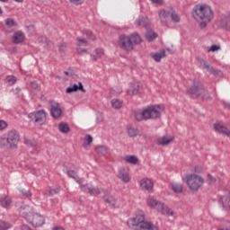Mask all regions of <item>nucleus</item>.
Segmentation results:
<instances>
[{
    "label": "nucleus",
    "instance_id": "obj_58",
    "mask_svg": "<svg viewBox=\"0 0 230 230\" xmlns=\"http://www.w3.org/2000/svg\"><path fill=\"white\" fill-rule=\"evenodd\" d=\"M22 230H32L28 225H22L21 226Z\"/></svg>",
    "mask_w": 230,
    "mask_h": 230
},
{
    "label": "nucleus",
    "instance_id": "obj_18",
    "mask_svg": "<svg viewBox=\"0 0 230 230\" xmlns=\"http://www.w3.org/2000/svg\"><path fill=\"white\" fill-rule=\"evenodd\" d=\"M13 44H21L24 42V33L21 31H18L13 35Z\"/></svg>",
    "mask_w": 230,
    "mask_h": 230
},
{
    "label": "nucleus",
    "instance_id": "obj_8",
    "mask_svg": "<svg viewBox=\"0 0 230 230\" xmlns=\"http://www.w3.org/2000/svg\"><path fill=\"white\" fill-rule=\"evenodd\" d=\"M147 206H149L150 208H155L162 215H168L169 217L173 216V211L172 210V208H168V206L164 205V203L157 201L155 197L148 198Z\"/></svg>",
    "mask_w": 230,
    "mask_h": 230
},
{
    "label": "nucleus",
    "instance_id": "obj_16",
    "mask_svg": "<svg viewBox=\"0 0 230 230\" xmlns=\"http://www.w3.org/2000/svg\"><path fill=\"white\" fill-rule=\"evenodd\" d=\"M150 57L154 59L155 62H161V59L166 57V50H164V49H162L159 52H152L150 54Z\"/></svg>",
    "mask_w": 230,
    "mask_h": 230
},
{
    "label": "nucleus",
    "instance_id": "obj_64",
    "mask_svg": "<svg viewBox=\"0 0 230 230\" xmlns=\"http://www.w3.org/2000/svg\"><path fill=\"white\" fill-rule=\"evenodd\" d=\"M16 3H23L24 0H14Z\"/></svg>",
    "mask_w": 230,
    "mask_h": 230
},
{
    "label": "nucleus",
    "instance_id": "obj_4",
    "mask_svg": "<svg viewBox=\"0 0 230 230\" xmlns=\"http://www.w3.org/2000/svg\"><path fill=\"white\" fill-rule=\"evenodd\" d=\"M192 15L197 21H207L211 22L215 13L208 5L198 4L192 10Z\"/></svg>",
    "mask_w": 230,
    "mask_h": 230
},
{
    "label": "nucleus",
    "instance_id": "obj_30",
    "mask_svg": "<svg viewBox=\"0 0 230 230\" xmlns=\"http://www.w3.org/2000/svg\"><path fill=\"white\" fill-rule=\"evenodd\" d=\"M129 39L131 40V42L137 46L140 42H142L143 40H141V36L137 33H133L130 35Z\"/></svg>",
    "mask_w": 230,
    "mask_h": 230
},
{
    "label": "nucleus",
    "instance_id": "obj_46",
    "mask_svg": "<svg viewBox=\"0 0 230 230\" xmlns=\"http://www.w3.org/2000/svg\"><path fill=\"white\" fill-rule=\"evenodd\" d=\"M60 191V188L57 187V188H54V189H49V195L50 197H53V195H57V193H58Z\"/></svg>",
    "mask_w": 230,
    "mask_h": 230
},
{
    "label": "nucleus",
    "instance_id": "obj_6",
    "mask_svg": "<svg viewBox=\"0 0 230 230\" xmlns=\"http://www.w3.org/2000/svg\"><path fill=\"white\" fill-rule=\"evenodd\" d=\"M70 179H74L77 184H80V188L84 193H88L89 195H93V197H96L97 195H100L102 193V190L98 187H89L87 184H84V179L78 177V174L76 173H68L67 174Z\"/></svg>",
    "mask_w": 230,
    "mask_h": 230
},
{
    "label": "nucleus",
    "instance_id": "obj_52",
    "mask_svg": "<svg viewBox=\"0 0 230 230\" xmlns=\"http://www.w3.org/2000/svg\"><path fill=\"white\" fill-rule=\"evenodd\" d=\"M203 22H199V28L204 29L206 28V26H208V22H207L206 20H202Z\"/></svg>",
    "mask_w": 230,
    "mask_h": 230
},
{
    "label": "nucleus",
    "instance_id": "obj_2",
    "mask_svg": "<svg viewBox=\"0 0 230 230\" xmlns=\"http://www.w3.org/2000/svg\"><path fill=\"white\" fill-rule=\"evenodd\" d=\"M129 229L133 230H159L152 222L145 221V214L137 215L127 221Z\"/></svg>",
    "mask_w": 230,
    "mask_h": 230
},
{
    "label": "nucleus",
    "instance_id": "obj_56",
    "mask_svg": "<svg viewBox=\"0 0 230 230\" xmlns=\"http://www.w3.org/2000/svg\"><path fill=\"white\" fill-rule=\"evenodd\" d=\"M194 172H195V173H202V167H200V166H196V167L194 168Z\"/></svg>",
    "mask_w": 230,
    "mask_h": 230
},
{
    "label": "nucleus",
    "instance_id": "obj_53",
    "mask_svg": "<svg viewBox=\"0 0 230 230\" xmlns=\"http://www.w3.org/2000/svg\"><path fill=\"white\" fill-rule=\"evenodd\" d=\"M85 140L87 141L88 145H91V143H93V137L91 135H86Z\"/></svg>",
    "mask_w": 230,
    "mask_h": 230
},
{
    "label": "nucleus",
    "instance_id": "obj_35",
    "mask_svg": "<svg viewBox=\"0 0 230 230\" xmlns=\"http://www.w3.org/2000/svg\"><path fill=\"white\" fill-rule=\"evenodd\" d=\"M103 200L106 204H109V206H111L112 208H114V206H116V199L112 196H110L108 198L104 197Z\"/></svg>",
    "mask_w": 230,
    "mask_h": 230
},
{
    "label": "nucleus",
    "instance_id": "obj_19",
    "mask_svg": "<svg viewBox=\"0 0 230 230\" xmlns=\"http://www.w3.org/2000/svg\"><path fill=\"white\" fill-rule=\"evenodd\" d=\"M219 203L222 204L226 211H230V196H223L219 199Z\"/></svg>",
    "mask_w": 230,
    "mask_h": 230
},
{
    "label": "nucleus",
    "instance_id": "obj_32",
    "mask_svg": "<svg viewBox=\"0 0 230 230\" xmlns=\"http://www.w3.org/2000/svg\"><path fill=\"white\" fill-rule=\"evenodd\" d=\"M58 128H59V131L62 132V134H67V132H69V125H67V123L66 122H61L58 125Z\"/></svg>",
    "mask_w": 230,
    "mask_h": 230
},
{
    "label": "nucleus",
    "instance_id": "obj_61",
    "mask_svg": "<svg viewBox=\"0 0 230 230\" xmlns=\"http://www.w3.org/2000/svg\"><path fill=\"white\" fill-rule=\"evenodd\" d=\"M152 3H155L156 4H159L161 3H163V0H150Z\"/></svg>",
    "mask_w": 230,
    "mask_h": 230
},
{
    "label": "nucleus",
    "instance_id": "obj_14",
    "mask_svg": "<svg viewBox=\"0 0 230 230\" xmlns=\"http://www.w3.org/2000/svg\"><path fill=\"white\" fill-rule=\"evenodd\" d=\"M214 129L218 134H222L223 136H226L227 137H230V130L226 126H222L219 123H215Z\"/></svg>",
    "mask_w": 230,
    "mask_h": 230
},
{
    "label": "nucleus",
    "instance_id": "obj_38",
    "mask_svg": "<svg viewBox=\"0 0 230 230\" xmlns=\"http://www.w3.org/2000/svg\"><path fill=\"white\" fill-rule=\"evenodd\" d=\"M76 91H78V84H75L73 86L67 87L66 93L71 94V93H76Z\"/></svg>",
    "mask_w": 230,
    "mask_h": 230
},
{
    "label": "nucleus",
    "instance_id": "obj_34",
    "mask_svg": "<svg viewBox=\"0 0 230 230\" xmlns=\"http://www.w3.org/2000/svg\"><path fill=\"white\" fill-rule=\"evenodd\" d=\"M117 177L120 179L122 182H130V175H128V173H119Z\"/></svg>",
    "mask_w": 230,
    "mask_h": 230
},
{
    "label": "nucleus",
    "instance_id": "obj_63",
    "mask_svg": "<svg viewBox=\"0 0 230 230\" xmlns=\"http://www.w3.org/2000/svg\"><path fill=\"white\" fill-rule=\"evenodd\" d=\"M21 93V88H16V94H19Z\"/></svg>",
    "mask_w": 230,
    "mask_h": 230
},
{
    "label": "nucleus",
    "instance_id": "obj_20",
    "mask_svg": "<svg viewBox=\"0 0 230 230\" xmlns=\"http://www.w3.org/2000/svg\"><path fill=\"white\" fill-rule=\"evenodd\" d=\"M172 141H173V137L172 136H164L158 139L157 144L161 145L162 146H166V145H170Z\"/></svg>",
    "mask_w": 230,
    "mask_h": 230
},
{
    "label": "nucleus",
    "instance_id": "obj_5",
    "mask_svg": "<svg viewBox=\"0 0 230 230\" xmlns=\"http://www.w3.org/2000/svg\"><path fill=\"white\" fill-rule=\"evenodd\" d=\"M187 94H191L196 98H203V100H211L209 92L204 88V84L199 79L193 80V84L187 90Z\"/></svg>",
    "mask_w": 230,
    "mask_h": 230
},
{
    "label": "nucleus",
    "instance_id": "obj_21",
    "mask_svg": "<svg viewBox=\"0 0 230 230\" xmlns=\"http://www.w3.org/2000/svg\"><path fill=\"white\" fill-rule=\"evenodd\" d=\"M159 17L162 24H166L168 18L170 17V12L166 10H161L159 12Z\"/></svg>",
    "mask_w": 230,
    "mask_h": 230
},
{
    "label": "nucleus",
    "instance_id": "obj_23",
    "mask_svg": "<svg viewBox=\"0 0 230 230\" xmlns=\"http://www.w3.org/2000/svg\"><path fill=\"white\" fill-rule=\"evenodd\" d=\"M30 213V206L24 205L20 208V215L21 217H23V218H28Z\"/></svg>",
    "mask_w": 230,
    "mask_h": 230
},
{
    "label": "nucleus",
    "instance_id": "obj_44",
    "mask_svg": "<svg viewBox=\"0 0 230 230\" xmlns=\"http://www.w3.org/2000/svg\"><path fill=\"white\" fill-rule=\"evenodd\" d=\"M30 87L34 89V91H40V85L36 81H32L30 83Z\"/></svg>",
    "mask_w": 230,
    "mask_h": 230
},
{
    "label": "nucleus",
    "instance_id": "obj_62",
    "mask_svg": "<svg viewBox=\"0 0 230 230\" xmlns=\"http://www.w3.org/2000/svg\"><path fill=\"white\" fill-rule=\"evenodd\" d=\"M30 172H31V173H33V172H37V170H35L34 168H32V169H30Z\"/></svg>",
    "mask_w": 230,
    "mask_h": 230
},
{
    "label": "nucleus",
    "instance_id": "obj_39",
    "mask_svg": "<svg viewBox=\"0 0 230 230\" xmlns=\"http://www.w3.org/2000/svg\"><path fill=\"white\" fill-rule=\"evenodd\" d=\"M40 42H47V46H49V49H53V42L48 41V39L44 36L39 38Z\"/></svg>",
    "mask_w": 230,
    "mask_h": 230
},
{
    "label": "nucleus",
    "instance_id": "obj_60",
    "mask_svg": "<svg viewBox=\"0 0 230 230\" xmlns=\"http://www.w3.org/2000/svg\"><path fill=\"white\" fill-rule=\"evenodd\" d=\"M84 88V84H82V83H78V85H77V91H82Z\"/></svg>",
    "mask_w": 230,
    "mask_h": 230
},
{
    "label": "nucleus",
    "instance_id": "obj_13",
    "mask_svg": "<svg viewBox=\"0 0 230 230\" xmlns=\"http://www.w3.org/2000/svg\"><path fill=\"white\" fill-rule=\"evenodd\" d=\"M141 89H143L141 83H132L131 86L127 90V94L128 96H134L136 94H139V93H141Z\"/></svg>",
    "mask_w": 230,
    "mask_h": 230
},
{
    "label": "nucleus",
    "instance_id": "obj_29",
    "mask_svg": "<svg viewBox=\"0 0 230 230\" xmlns=\"http://www.w3.org/2000/svg\"><path fill=\"white\" fill-rule=\"evenodd\" d=\"M125 161L129 164H137V163H139V158L136 155H127L125 157Z\"/></svg>",
    "mask_w": 230,
    "mask_h": 230
},
{
    "label": "nucleus",
    "instance_id": "obj_47",
    "mask_svg": "<svg viewBox=\"0 0 230 230\" xmlns=\"http://www.w3.org/2000/svg\"><path fill=\"white\" fill-rule=\"evenodd\" d=\"M208 184H215V182H217V178L213 175H211V173L208 174Z\"/></svg>",
    "mask_w": 230,
    "mask_h": 230
},
{
    "label": "nucleus",
    "instance_id": "obj_33",
    "mask_svg": "<svg viewBox=\"0 0 230 230\" xmlns=\"http://www.w3.org/2000/svg\"><path fill=\"white\" fill-rule=\"evenodd\" d=\"M200 64H201V66H203V69H207V71H208V73H210V75H211L214 67L212 66H210L209 64H208V62L204 59L200 60Z\"/></svg>",
    "mask_w": 230,
    "mask_h": 230
},
{
    "label": "nucleus",
    "instance_id": "obj_27",
    "mask_svg": "<svg viewBox=\"0 0 230 230\" xmlns=\"http://www.w3.org/2000/svg\"><path fill=\"white\" fill-rule=\"evenodd\" d=\"M220 28H224L225 30H230V18L226 17L223 18L219 23Z\"/></svg>",
    "mask_w": 230,
    "mask_h": 230
},
{
    "label": "nucleus",
    "instance_id": "obj_57",
    "mask_svg": "<svg viewBox=\"0 0 230 230\" xmlns=\"http://www.w3.org/2000/svg\"><path fill=\"white\" fill-rule=\"evenodd\" d=\"M78 42H81V44H84V46H87V40L85 39L77 38Z\"/></svg>",
    "mask_w": 230,
    "mask_h": 230
},
{
    "label": "nucleus",
    "instance_id": "obj_43",
    "mask_svg": "<svg viewBox=\"0 0 230 230\" xmlns=\"http://www.w3.org/2000/svg\"><path fill=\"white\" fill-rule=\"evenodd\" d=\"M20 191L22 192V195L23 197H25L26 199H31V192L30 190H26L24 189L20 190Z\"/></svg>",
    "mask_w": 230,
    "mask_h": 230
},
{
    "label": "nucleus",
    "instance_id": "obj_54",
    "mask_svg": "<svg viewBox=\"0 0 230 230\" xmlns=\"http://www.w3.org/2000/svg\"><path fill=\"white\" fill-rule=\"evenodd\" d=\"M225 230H230V222L229 221H226V224H225ZM217 230H224V228H219Z\"/></svg>",
    "mask_w": 230,
    "mask_h": 230
},
{
    "label": "nucleus",
    "instance_id": "obj_45",
    "mask_svg": "<svg viewBox=\"0 0 230 230\" xmlns=\"http://www.w3.org/2000/svg\"><path fill=\"white\" fill-rule=\"evenodd\" d=\"M5 24L9 28H13V26H15V21H13V19H12V18H7L5 20Z\"/></svg>",
    "mask_w": 230,
    "mask_h": 230
},
{
    "label": "nucleus",
    "instance_id": "obj_22",
    "mask_svg": "<svg viewBox=\"0 0 230 230\" xmlns=\"http://www.w3.org/2000/svg\"><path fill=\"white\" fill-rule=\"evenodd\" d=\"M92 60L96 62V60H100L102 57H103V49H96L94 52L91 55Z\"/></svg>",
    "mask_w": 230,
    "mask_h": 230
},
{
    "label": "nucleus",
    "instance_id": "obj_55",
    "mask_svg": "<svg viewBox=\"0 0 230 230\" xmlns=\"http://www.w3.org/2000/svg\"><path fill=\"white\" fill-rule=\"evenodd\" d=\"M70 3H74V4H82L84 0H69Z\"/></svg>",
    "mask_w": 230,
    "mask_h": 230
},
{
    "label": "nucleus",
    "instance_id": "obj_37",
    "mask_svg": "<svg viewBox=\"0 0 230 230\" xmlns=\"http://www.w3.org/2000/svg\"><path fill=\"white\" fill-rule=\"evenodd\" d=\"M83 34L85 35L87 37V39H89L90 40H96V36H94L93 31H91L89 30L83 31Z\"/></svg>",
    "mask_w": 230,
    "mask_h": 230
},
{
    "label": "nucleus",
    "instance_id": "obj_50",
    "mask_svg": "<svg viewBox=\"0 0 230 230\" xmlns=\"http://www.w3.org/2000/svg\"><path fill=\"white\" fill-rule=\"evenodd\" d=\"M218 49H220V46H217V45H212L208 51H212V52H215V51H218Z\"/></svg>",
    "mask_w": 230,
    "mask_h": 230
},
{
    "label": "nucleus",
    "instance_id": "obj_1",
    "mask_svg": "<svg viewBox=\"0 0 230 230\" xmlns=\"http://www.w3.org/2000/svg\"><path fill=\"white\" fill-rule=\"evenodd\" d=\"M164 111V105L163 104L147 106L141 112H135V119H137V121H146V119H158V118H161V114H163Z\"/></svg>",
    "mask_w": 230,
    "mask_h": 230
},
{
    "label": "nucleus",
    "instance_id": "obj_49",
    "mask_svg": "<svg viewBox=\"0 0 230 230\" xmlns=\"http://www.w3.org/2000/svg\"><path fill=\"white\" fill-rule=\"evenodd\" d=\"M8 127V124L4 120H0V130H4Z\"/></svg>",
    "mask_w": 230,
    "mask_h": 230
},
{
    "label": "nucleus",
    "instance_id": "obj_59",
    "mask_svg": "<svg viewBox=\"0 0 230 230\" xmlns=\"http://www.w3.org/2000/svg\"><path fill=\"white\" fill-rule=\"evenodd\" d=\"M84 53H87V49H78V54H79V55H84Z\"/></svg>",
    "mask_w": 230,
    "mask_h": 230
},
{
    "label": "nucleus",
    "instance_id": "obj_25",
    "mask_svg": "<svg viewBox=\"0 0 230 230\" xmlns=\"http://www.w3.org/2000/svg\"><path fill=\"white\" fill-rule=\"evenodd\" d=\"M128 134L129 137H137V136H139V129L132 126H128Z\"/></svg>",
    "mask_w": 230,
    "mask_h": 230
},
{
    "label": "nucleus",
    "instance_id": "obj_10",
    "mask_svg": "<svg viewBox=\"0 0 230 230\" xmlns=\"http://www.w3.org/2000/svg\"><path fill=\"white\" fill-rule=\"evenodd\" d=\"M119 46L125 51H132V49H134V43L132 42V40L130 37L124 34L119 37Z\"/></svg>",
    "mask_w": 230,
    "mask_h": 230
},
{
    "label": "nucleus",
    "instance_id": "obj_28",
    "mask_svg": "<svg viewBox=\"0 0 230 230\" xmlns=\"http://www.w3.org/2000/svg\"><path fill=\"white\" fill-rule=\"evenodd\" d=\"M171 188L174 193H182L183 187L181 183L172 182Z\"/></svg>",
    "mask_w": 230,
    "mask_h": 230
},
{
    "label": "nucleus",
    "instance_id": "obj_26",
    "mask_svg": "<svg viewBox=\"0 0 230 230\" xmlns=\"http://www.w3.org/2000/svg\"><path fill=\"white\" fill-rule=\"evenodd\" d=\"M0 204L3 208H8V206H10V204H12V199H10V198H8V196H2L0 198Z\"/></svg>",
    "mask_w": 230,
    "mask_h": 230
},
{
    "label": "nucleus",
    "instance_id": "obj_9",
    "mask_svg": "<svg viewBox=\"0 0 230 230\" xmlns=\"http://www.w3.org/2000/svg\"><path fill=\"white\" fill-rule=\"evenodd\" d=\"M29 119L33 121L35 125H44L46 123V111L40 110L28 115Z\"/></svg>",
    "mask_w": 230,
    "mask_h": 230
},
{
    "label": "nucleus",
    "instance_id": "obj_40",
    "mask_svg": "<svg viewBox=\"0 0 230 230\" xmlns=\"http://www.w3.org/2000/svg\"><path fill=\"white\" fill-rule=\"evenodd\" d=\"M171 19L173 22H181V18L179 17V15L177 14V13H175V11H172L171 13Z\"/></svg>",
    "mask_w": 230,
    "mask_h": 230
},
{
    "label": "nucleus",
    "instance_id": "obj_15",
    "mask_svg": "<svg viewBox=\"0 0 230 230\" xmlns=\"http://www.w3.org/2000/svg\"><path fill=\"white\" fill-rule=\"evenodd\" d=\"M137 22L138 26H141L142 28H146V30H150V20L146 16H140Z\"/></svg>",
    "mask_w": 230,
    "mask_h": 230
},
{
    "label": "nucleus",
    "instance_id": "obj_48",
    "mask_svg": "<svg viewBox=\"0 0 230 230\" xmlns=\"http://www.w3.org/2000/svg\"><path fill=\"white\" fill-rule=\"evenodd\" d=\"M210 75H214V76H222V71L213 68Z\"/></svg>",
    "mask_w": 230,
    "mask_h": 230
},
{
    "label": "nucleus",
    "instance_id": "obj_17",
    "mask_svg": "<svg viewBox=\"0 0 230 230\" xmlns=\"http://www.w3.org/2000/svg\"><path fill=\"white\" fill-rule=\"evenodd\" d=\"M140 188L142 190H146V191H150L154 188V183H152V181L148 178H144L140 181Z\"/></svg>",
    "mask_w": 230,
    "mask_h": 230
},
{
    "label": "nucleus",
    "instance_id": "obj_36",
    "mask_svg": "<svg viewBox=\"0 0 230 230\" xmlns=\"http://www.w3.org/2000/svg\"><path fill=\"white\" fill-rule=\"evenodd\" d=\"M112 109L119 110V108L122 106L121 101L118 99H113L111 102Z\"/></svg>",
    "mask_w": 230,
    "mask_h": 230
},
{
    "label": "nucleus",
    "instance_id": "obj_51",
    "mask_svg": "<svg viewBox=\"0 0 230 230\" xmlns=\"http://www.w3.org/2000/svg\"><path fill=\"white\" fill-rule=\"evenodd\" d=\"M66 48H67V45L66 43H61L60 45H58L59 51H66Z\"/></svg>",
    "mask_w": 230,
    "mask_h": 230
},
{
    "label": "nucleus",
    "instance_id": "obj_41",
    "mask_svg": "<svg viewBox=\"0 0 230 230\" xmlns=\"http://www.w3.org/2000/svg\"><path fill=\"white\" fill-rule=\"evenodd\" d=\"M17 82V79H15V76L13 75H8L6 77V83L9 84V85H13Z\"/></svg>",
    "mask_w": 230,
    "mask_h": 230
},
{
    "label": "nucleus",
    "instance_id": "obj_11",
    "mask_svg": "<svg viewBox=\"0 0 230 230\" xmlns=\"http://www.w3.org/2000/svg\"><path fill=\"white\" fill-rule=\"evenodd\" d=\"M50 115L54 119H58L62 116V109H60V104L55 102L54 101L50 102Z\"/></svg>",
    "mask_w": 230,
    "mask_h": 230
},
{
    "label": "nucleus",
    "instance_id": "obj_42",
    "mask_svg": "<svg viewBox=\"0 0 230 230\" xmlns=\"http://www.w3.org/2000/svg\"><path fill=\"white\" fill-rule=\"evenodd\" d=\"M10 229V223L2 221L0 222V230H7Z\"/></svg>",
    "mask_w": 230,
    "mask_h": 230
},
{
    "label": "nucleus",
    "instance_id": "obj_24",
    "mask_svg": "<svg viewBox=\"0 0 230 230\" xmlns=\"http://www.w3.org/2000/svg\"><path fill=\"white\" fill-rule=\"evenodd\" d=\"M146 39L148 42H153V40H155V39H157V33L152 31L149 29H147V31L146 33Z\"/></svg>",
    "mask_w": 230,
    "mask_h": 230
},
{
    "label": "nucleus",
    "instance_id": "obj_31",
    "mask_svg": "<svg viewBox=\"0 0 230 230\" xmlns=\"http://www.w3.org/2000/svg\"><path fill=\"white\" fill-rule=\"evenodd\" d=\"M95 152L98 155H107V146H99L95 147Z\"/></svg>",
    "mask_w": 230,
    "mask_h": 230
},
{
    "label": "nucleus",
    "instance_id": "obj_7",
    "mask_svg": "<svg viewBox=\"0 0 230 230\" xmlns=\"http://www.w3.org/2000/svg\"><path fill=\"white\" fill-rule=\"evenodd\" d=\"M182 181L191 191H199L200 186L204 184V179L197 174H187L182 177Z\"/></svg>",
    "mask_w": 230,
    "mask_h": 230
},
{
    "label": "nucleus",
    "instance_id": "obj_3",
    "mask_svg": "<svg viewBox=\"0 0 230 230\" xmlns=\"http://www.w3.org/2000/svg\"><path fill=\"white\" fill-rule=\"evenodd\" d=\"M21 141V135L16 129H11L7 132L6 137H0V146L1 148H17Z\"/></svg>",
    "mask_w": 230,
    "mask_h": 230
},
{
    "label": "nucleus",
    "instance_id": "obj_12",
    "mask_svg": "<svg viewBox=\"0 0 230 230\" xmlns=\"http://www.w3.org/2000/svg\"><path fill=\"white\" fill-rule=\"evenodd\" d=\"M29 224L33 226V227H42L44 226V217L40 214H33L31 220L29 219Z\"/></svg>",
    "mask_w": 230,
    "mask_h": 230
}]
</instances>
